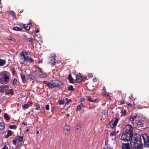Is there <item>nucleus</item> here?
<instances>
[{"mask_svg":"<svg viewBox=\"0 0 149 149\" xmlns=\"http://www.w3.org/2000/svg\"><path fill=\"white\" fill-rule=\"evenodd\" d=\"M130 141L131 146L133 148H141L142 145L141 136L136 133L132 134V137Z\"/></svg>","mask_w":149,"mask_h":149,"instance_id":"f257e3e1","label":"nucleus"},{"mask_svg":"<svg viewBox=\"0 0 149 149\" xmlns=\"http://www.w3.org/2000/svg\"><path fill=\"white\" fill-rule=\"evenodd\" d=\"M27 54L26 52H22L20 53V55L21 56V59L23 60V62H26L27 63H30L33 62V59L32 58H29L27 56H26Z\"/></svg>","mask_w":149,"mask_h":149,"instance_id":"f03ea898","label":"nucleus"},{"mask_svg":"<svg viewBox=\"0 0 149 149\" xmlns=\"http://www.w3.org/2000/svg\"><path fill=\"white\" fill-rule=\"evenodd\" d=\"M132 134H130L123 131L121 136V139L125 141H130L132 137Z\"/></svg>","mask_w":149,"mask_h":149,"instance_id":"7ed1b4c3","label":"nucleus"},{"mask_svg":"<svg viewBox=\"0 0 149 149\" xmlns=\"http://www.w3.org/2000/svg\"><path fill=\"white\" fill-rule=\"evenodd\" d=\"M9 78L6 73L0 74V83L7 84L9 81Z\"/></svg>","mask_w":149,"mask_h":149,"instance_id":"20e7f679","label":"nucleus"},{"mask_svg":"<svg viewBox=\"0 0 149 149\" xmlns=\"http://www.w3.org/2000/svg\"><path fill=\"white\" fill-rule=\"evenodd\" d=\"M62 84V82L58 80H53L50 82L49 88H54L60 86Z\"/></svg>","mask_w":149,"mask_h":149,"instance_id":"39448f33","label":"nucleus"},{"mask_svg":"<svg viewBox=\"0 0 149 149\" xmlns=\"http://www.w3.org/2000/svg\"><path fill=\"white\" fill-rule=\"evenodd\" d=\"M144 141V146L146 147H149V136L145 134L142 136Z\"/></svg>","mask_w":149,"mask_h":149,"instance_id":"423d86ee","label":"nucleus"},{"mask_svg":"<svg viewBox=\"0 0 149 149\" xmlns=\"http://www.w3.org/2000/svg\"><path fill=\"white\" fill-rule=\"evenodd\" d=\"M133 129V127L131 125H127L125 126L124 132L132 134Z\"/></svg>","mask_w":149,"mask_h":149,"instance_id":"0eeeda50","label":"nucleus"},{"mask_svg":"<svg viewBox=\"0 0 149 149\" xmlns=\"http://www.w3.org/2000/svg\"><path fill=\"white\" fill-rule=\"evenodd\" d=\"M56 56L54 54H52V57L53 58V59H52L51 58H49V63L51 64L52 65H54L55 63V57Z\"/></svg>","mask_w":149,"mask_h":149,"instance_id":"6e6552de","label":"nucleus"},{"mask_svg":"<svg viewBox=\"0 0 149 149\" xmlns=\"http://www.w3.org/2000/svg\"><path fill=\"white\" fill-rule=\"evenodd\" d=\"M118 118H116L114 121H111L110 123V125L111 128H113L116 125L118 122Z\"/></svg>","mask_w":149,"mask_h":149,"instance_id":"1a4fd4ad","label":"nucleus"},{"mask_svg":"<svg viewBox=\"0 0 149 149\" xmlns=\"http://www.w3.org/2000/svg\"><path fill=\"white\" fill-rule=\"evenodd\" d=\"M64 132L66 134H68L70 133V127L67 125H65L64 127Z\"/></svg>","mask_w":149,"mask_h":149,"instance_id":"9d476101","label":"nucleus"},{"mask_svg":"<svg viewBox=\"0 0 149 149\" xmlns=\"http://www.w3.org/2000/svg\"><path fill=\"white\" fill-rule=\"evenodd\" d=\"M122 149H130L129 143H123L122 145Z\"/></svg>","mask_w":149,"mask_h":149,"instance_id":"9b49d317","label":"nucleus"},{"mask_svg":"<svg viewBox=\"0 0 149 149\" xmlns=\"http://www.w3.org/2000/svg\"><path fill=\"white\" fill-rule=\"evenodd\" d=\"M135 125L137 127H142L143 125L142 122L141 121L139 120L136 121L135 123Z\"/></svg>","mask_w":149,"mask_h":149,"instance_id":"f8f14e48","label":"nucleus"},{"mask_svg":"<svg viewBox=\"0 0 149 149\" xmlns=\"http://www.w3.org/2000/svg\"><path fill=\"white\" fill-rule=\"evenodd\" d=\"M82 80V78L81 76L77 75L76 76V79L75 80L76 82H81Z\"/></svg>","mask_w":149,"mask_h":149,"instance_id":"ddd939ff","label":"nucleus"},{"mask_svg":"<svg viewBox=\"0 0 149 149\" xmlns=\"http://www.w3.org/2000/svg\"><path fill=\"white\" fill-rule=\"evenodd\" d=\"M31 24L30 23L24 24V28L26 30H29L31 28Z\"/></svg>","mask_w":149,"mask_h":149,"instance_id":"4468645a","label":"nucleus"},{"mask_svg":"<svg viewBox=\"0 0 149 149\" xmlns=\"http://www.w3.org/2000/svg\"><path fill=\"white\" fill-rule=\"evenodd\" d=\"M20 76L22 82L25 83L26 82V79L24 74L23 73H21L20 74Z\"/></svg>","mask_w":149,"mask_h":149,"instance_id":"2eb2a0df","label":"nucleus"},{"mask_svg":"<svg viewBox=\"0 0 149 149\" xmlns=\"http://www.w3.org/2000/svg\"><path fill=\"white\" fill-rule=\"evenodd\" d=\"M31 104V102H29L27 103L26 104L22 105V107L23 108L27 109L29 106H30Z\"/></svg>","mask_w":149,"mask_h":149,"instance_id":"dca6fc26","label":"nucleus"},{"mask_svg":"<svg viewBox=\"0 0 149 149\" xmlns=\"http://www.w3.org/2000/svg\"><path fill=\"white\" fill-rule=\"evenodd\" d=\"M5 128V125L3 123H0V131L3 130Z\"/></svg>","mask_w":149,"mask_h":149,"instance_id":"f3484780","label":"nucleus"},{"mask_svg":"<svg viewBox=\"0 0 149 149\" xmlns=\"http://www.w3.org/2000/svg\"><path fill=\"white\" fill-rule=\"evenodd\" d=\"M6 63L5 60L0 59V65L1 66H3Z\"/></svg>","mask_w":149,"mask_h":149,"instance_id":"a211bd4d","label":"nucleus"},{"mask_svg":"<svg viewBox=\"0 0 149 149\" xmlns=\"http://www.w3.org/2000/svg\"><path fill=\"white\" fill-rule=\"evenodd\" d=\"M12 132L9 130L8 131L7 134L6 136V138H7L10 136L12 134Z\"/></svg>","mask_w":149,"mask_h":149,"instance_id":"6ab92c4d","label":"nucleus"},{"mask_svg":"<svg viewBox=\"0 0 149 149\" xmlns=\"http://www.w3.org/2000/svg\"><path fill=\"white\" fill-rule=\"evenodd\" d=\"M68 78L69 79V80L70 81V82L72 83L73 81V79L71 75L70 74L68 76Z\"/></svg>","mask_w":149,"mask_h":149,"instance_id":"aec40b11","label":"nucleus"},{"mask_svg":"<svg viewBox=\"0 0 149 149\" xmlns=\"http://www.w3.org/2000/svg\"><path fill=\"white\" fill-rule=\"evenodd\" d=\"M13 91L12 89H10L8 91H7L6 92L8 94H10L11 95H12L13 93Z\"/></svg>","mask_w":149,"mask_h":149,"instance_id":"412c9836","label":"nucleus"},{"mask_svg":"<svg viewBox=\"0 0 149 149\" xmlns=\"http://www.w3.org/2000/svg\"><path fill=\"white\" fill-rule=\"evenodd\" d=\"M13 30L15 31H21V29L18 27L15 26L13 28Z\"/></svg>","mask_w":149,"mask_h":149,"instance_id":"4be33fe9","label":"nucleus"},{"mask_svg":"<svg viewBox=\"0 0 149 149\" xmlns=\"http://www.w3.org/2000/svg\"><path fill=\"white\" fill-rule=\"evenodd\" d=\"M119 132V131H117V132L116 131L115 132H111L110 134V135L111 136L115 135L117 133H118Z\"/></svg>","mask_w":149,"mask_h":149,"instance_id":"5701e85b","label":"nucleus"},{"mask_svg":"<svg viewBox=\"0 0 149 149\" xmlns=\"http://www.w3.org/2000/svg\"><path fill=\"white\" fill-rule=\"evenodd\" d=\"M87 100H88L91 101L92 102H95L96 101V100H92L91 98L89 97H87Z\"/></svg>","mask_w":149,"mask_h":149,"instance_id":"b1692460","label":"nucleus"},{"mask_svg":"<svg viewBox=\"0 0 149 149\" xmlns=\"http://www.w3.org/2000/svg\"><path fill=\"white\" fill-rule=\"evenodd\" d=\"M136 116H133L131 117L129 119V120L131 121H133L134 120V119L136 118Z\"/></svg>","mask_w":149,"mask_h":149,"instance_id":"393cba45","label":"nucleus"},{"mask_svg":"<svg viewBox=\"0 0 149 149\" xmlns=\"http://www.w3.org/2000/svg\"><path fill=\"white\" fill-rule=\"evenodd\" d=\"M4 117L7 120H8L10 119L9 118L8 116V115L6 113L4 114Z\"/></svg>","mask_w":149,"mask_h":149,"instance_id":"a878e982","label":"nucleus"},{"mask_svg":"<svg viewBox=\"0 0 149 149\" xmlns=\"http://www.w3.org/2000/svg\"><path fill=\"white\" fill-rule=\"evenodd\" d=\"M16 127L15 125H10L9 126V128L11 129H15Z\"/></svg>","mask_w":149,"mask_h":149,"instance_id":"bb28decb","label":"nucleus"},{"mask_svg":"<svg viewBox=\"0 0 149 149\" xmlns=\"http://www.w3.org/2000/svg\"><path fill=\"white\" fill-rule=\"evenodd\" d=\"M8 38L9 40L12 41H15V39L9 36Z\"/></svg>","mask_w":149,"mask_h":149,"instance_id":"cd10ccee","label":"nucleus"},{"mask_svg":"<svg viewBox=\"0 0 149 149\" xmlns=\"http://www.w3.org/2000/svg\"><path fill=\"white\" fill-rule=\"evenodd\" d=\"M68 89L70 91H74V89L73 88V87L72 86L70 85L69 86L68 88Z\"/></svg>","mask_w":149,"mask_h":149,"instance_id":"c85d7f7f","label":"nucleus"},{"mask_svg":"<svg viewBox=\"0 0 149 149\" xmlns=\"http://www.w3.org/2000/svg\"><path fill=\"white\" fill-rule=\"evenodd\" d=\"M103 88H104V92L103 93V95L106 96H108L109 95L107 94V92L105 91L106 89H105V87H104Z\"/></svg>","mask_w":149,"mask_h":149,"instance_id":"c756f323","label":"nucleus"},{"mask_svg":"<svg viewBox=\"0 0 149 149\" xmlns=\"http://www.w3.org/2000/svg\"><path fill=\"white\" fill-rule=\"evenodd\" d=\"M121 112L123 115H125L126 113V111L125 110L123 109L121 110Z\"/></svg>","mask_w":149,"mask_h":149,"instance_id":"7c9ffc66","label":"nucleus"},{"mask_svg":"<svg viewBox=\"0 0 149 149\" xmlns=\"http://www.w3.org/2000/svg\"><path fill=\"white\" fill-rule=\"evenodd\" d=\"M44 83L45 84H46V85H47L49 87V86H50V82L49 83V82L48 81H44Z\"/></svg>","mask_w":149,"mask_h":149,"instance_id":"2f4dec72","label":"nucleus"},{"mask_svg":"<svg viewBox=\"0 0 149 149\" xmlns=\"http://www.w3.org/2000/svg\"><path fill=\"white\" fill-rule=\"evenodd\" d=\"M64 103V100H61L59 101V104H63Z\"/></svg>","mask_w":149,"mask_h":149,"instance_id":"473e14b6","label":"nucleus"},{"mask_svg":"<svg viewBox=\"0 0 149 149\" xmlns=\"http://www.w3.org/2000/svg\"><path fill=\"white\" fill-rule=\"evenodd\" d=\"M17 80L16 79H15L13 80V85H14L16 84H17Z\"/></svg>","mask_w":149,"mask_h":149,"instance_id":"72a5a7b5","label":"nucleus"},{"mask_svg":"<svg viewBox=\"0 0 149 149\" xmlns=\"http://www.w3.org/2000/svg\"><path fill=\"white\" fill-rule=\"evenodd\" d=\"M81 109V107L80 105H78L77 107V111H80Z\"/></svg>","mask_w":149,"mask_h":149,"instance_id":"f704fd0d","label":"nucleus"},{"mask_svg":"<svg viewBox=\"0 0 149 149\" xmlns=\"http://www.w3.org/2000/svg\"><path fill=\"white\" fill-rule=\"evenodd\" d=\"M23 139V137L22 136H20L18 139V140L19 141H21Z\"/></svg>","mask_w":149,"mask_h":149,"instance_id":"c9c22d12","label":"nucleus"},{"mask_svg":"<svg viewBox=\"0 0 149 149\" xmlns=\"http://www.w3.org/2000/svg\"><path fill=\"white\" fill-rule=\"evenodd\" d=\"M10 14L13 16H15V13L13 11H11L10 12Z\"/></svg>","mask_w":149,"mask_h":149,"instance_id":"e433bc0d","label":"nucleus"},{"mask_svg":"<svg viewBox=\"0 0 149 149\" xmlns=\"http://www.w3.org/2000/svg\"><path fill=\"white\" fill-rule=\"evenodd\" d=\"M17 139H14L13 140V143L15 145L17 141Z\"/></svg>","mask_w":149,"mask_h":149,"instance_id":"4c0bfd02","label":"nucleus"},{"mask_svg":"<svg viewBox=\"0 0 149 149\" xmlns=\"http://www.w3.org/2000/svg\"><path fill=\"white\" fill-rule=\"evenodd\" d=\"M49 105L47 104L46 105V109L47 110H49Z\"/></svg>","mask_w":149,"mask_h":149,"instance_id":"58836bf2","label":"nucleus"},{"mask_svg":"<svg viewBox=\"0 0 149 149\" xmlns=\"http://www.w3.org/2000/svg\"><path fill=\"white\" fill-rule=\"evenodd\" d=\"M37 68H38V70H39V71L40 72H42V70L41 68H40L39 67Z\"/></svg>","mask_w":149,"mask_h":149,"instance_id":"ea45409f","label":"nucleus"},{"mask_svg":"<svg viewBox=\"0 0 149 149\" xmlns=\"http://www.w3.org/2000/svg\"><path fill=\"white\" fill-rule=\"evenodd\" d=\"M46 77V76L45 75H44L43 74H42L40 75V77L41 78H45Z\"/></svg>","mask_w":149,"mask_h":149,"instance_id":"a19ab883","label":"nucleus"},{"mask_svg":"<svg viewBox=\"0 0 149 149\" xmlns=\"http://www.w3.org/2000/svg\"><path fill=\"white\" fill-rule=\"evenodd\" d=\"M26 39L28 40H30L31 42H32V41L31 40V38H26Z\"/></svg>","mask_w":149,"mask_h":149,"instance_id":"79ce46f5","label":"nucleus"},{"mask_svg":"<svg viewBox=\"0 0 149 149\" xmlns=\"http://www.w3.org/2000/svg\"><path fill=\"white\" fill-rule=\"evenodd\" d=\"M78 127L80 128L81 127V124L80 123H79L78 124Z\"/></svg>","mask_w":149,"mask_h":149,"instance_id":"37998d69","label":"nucleus"},{"mask_svg":"<svg viewBox=\"0 0 149 149\" xmlns=\"http://www.w3.org/2000/svg\"><path fill=\"white\" fill-rule=\"evenodd\" d=\"M1 149H8V148L6 146H5L4 147L2 148Z\"/></svg>","mask_w":149,"mask_h":149,"instance_id":"c03bdc74","label":"nucleus"},{"mask_svg":"<svg viewBox=\"0 0 149 149\" xmlns=\"http://www.w3.org/2000/svg\"><path fill=\"white\" fill-rule=\"evenodd\" d=\"M40 106H38L36 108V109L38 110L39 109H40Z\"/></svg>","mask_w":149,"mask_h":149,"instance_id":"a18cd8bd","label":"nucleus"},{"mask_svg":"<svg viewBox=\"0 0 149 149\" xmlns=\"http://www.w3.org/2000/svg\"><path fill=\"white\" fill-rule=\"evenodd\" d=\"M57 70L56 69H54L53 70V72L54 73V72H55Z\"/></svg>","mask_w":149,"mask_h":149,"instance_id":"49530a36","label":"nucleus"},{"mask_svg":"<svg viewBox=\"0 0 149 149\" xmlns=\"http://www.w3.org/2000/svg\"><path fill=\"white\" fill-rule=\"evenodd\" d=\"M125 103V101L123 100L122 101H121V103L122 104H123Z\"/></svg>","mask_w":149,"mask_h":149,"instance_id":"de8ad7c7","label":"nucleus"},{"mask_svg":"<svg viewBox=\"0 0 149 149\" xmlns=\"http://www.w3.org/2000/svg\"><path fill=\"white\" fill-rule=\"evenodd\" d=\"M22 124H24L25 125H27V123L24 122H22Z\"/></svg>","mask_w":149,"mask_h":149,"instance_id":"09e8293b","label":"nucleus"},{"mask_svg":"<svg viewBox=\"0 0 149 149\" xmlns=\"http://www.w3.org/2000/svg\"><path fill=\"white\" fill-rule=\"evenodd\" d=\"M39 131L38 130H37L36 132V133L37 134H39Z\"/></svg>","mask_w":149,"mask_h":149,"instance_id":"8fccbe9b","label":"nucleus"},{"mask_svg":"<svg viewBox=\"0 0 149 149\" xmlns=\"http://www.w3.org/2000/svg\"><path fill=\"white\" fill-rule=\"evenodd\" d=\"M39 31V29H38L37 30V31H36V33H38Z\"/></svg>","mask_w":149,"mask_h":149,"instance_id":"3c124183","label":"nucleus"},{"mask_svg":"<svg viewBox=\"0 0 149 149\" xmlns=\"http://www.w3.org/2000/svg\"><path fill=\"white\" fill-rule=\"evenodd\" d=\"M67 116L68 117L70 116V114L69 113L67 114Z\"/></svg>","mask_w":149,"mask_h":149,"instance_id":"603ef678","label":"nucleus"},{"mask_svg":"<svg viewBox=\"0 0 149 149\" xmlns=\"http://www.w3.org/2000/svg\"><path fill=\"white\" fill-rule=\"evenodd\" d=\"M71 101V100L70 99V100H68V102H70Z\"/></svg>","mask_w":149,"mask_h":149,"instance_id":"864d4df0","label":"nucleus"},{"mask_svg":"<svg viewBox=\"0 0 149 149\" xmlns=\"http://www.w3.org/2000/svg\"><path fill=\"white\" fill-rule=\"evenodd\" d=\"M50 58H52V59H53V57H52V54H51V57Z\"/></svg>","mask_w":149,"mask_h":149,"instance_id":"5fc2aeb1","label":"nucleus"},{"mask_svg":"<svg viewBox=\"0 0 149 149\" xmlns=\"http://www.w3.org/2000/svg\"><path fill=\"white\" fill-rule=\"evenodd\" d=\"M5 86V87H6V88H8V86H7V85H6Z\"/></svg>","mask_w":149,"mask_h":149,"instance_id":"6e6d98bb","label":"nucleus"},{"mask_svg":"<svg viewBox=\"0 0 149 149\" xmlns=\"http://www.w3.org/2000/svg\"><path fill=\"white\" fill-rule=\"evenodd\" d=\"M29 131V129H27L26 130V131L27 132H28Z\"/></svg>","mask_w":149,"mask_h":149,"instance_id":"4d7b16f0","label":"nucleus"},{"mask_svg":"<svg viewBox=\"0 0 149 149\" xmlns=\"http://www.w3.org/2000/svg\"><path fill=\"white\" fill-rule=\"evenodd\" d=\"M80 128H78V127H77V130H79V129Z\"/></svg>","mask_w":149,"mask_h":149,"instance_id":"13d9d810","label":"nucleus"},{"mask_svg":"<svg viewBox=\"0 0 149 149\" xmlns=\"http://www.w3.org/2000/svg\"><path fill=\"white\" fill-rule=\"evenodd\" d=\"M42 63V61H40L39 62V63Z\"/></svg>","mask_w":149,"mask_h":149,"instance_id":"bf43d9fd","label":"nucleus"},{"mask_svg":"<svg viewBox=\"0 0 149 149\" xmlns=\"http://www.w3.org/2000/svg\"><path fill=\"white\" fill-rule=\"evenodd\" d=\"M66 100H68V98H66Z\"/></svg>","mask_w":149,"mask_h":149,"instance_id":"052dcab7","label":"nucleus"},{"mask_svg":"<svg viewBox=\"0 0 149 149\" xmlns=\"http://www.w3.org/2000/svg\"><path fill=\"white\" fill-rule=\"evenodd\" d=\"M75 72H76V71H74V72L75 73Z\"/></svg>","mask_w":149,"mask_h":149,"instance_id":"680f3d73","label":"nucleus"},{"mask_svg":"<svg viewBox=\"0 0 149 149\" xmlns=\"http://www.w3.org/2000/svg\"><path fill=\"white\" fill-rule=\"evenodd\" d=\"M103 149H108V148H104Z\"/></svg>","mask_w":149,"mask_h":149,"instance_id":"e2e57ef3","label":"nucleus"},{"mask_svg":"<svg viewBox=\"0 0 149 149\" xmlns=\"http://www.w3.org/2000/svg\"><path fill=\"white\" fill-rule=\"evenodd\" d=\"M130 104H128V105H130Z\"/></svg>","mask_w":149,"mask_h":149,"instance_id":"0e129e2a","label":"nucleus"},{"mask_svg":"<svg viewBox=\"0 0 149 149\" xmlns=\"http://www.w3.org/2000/svg\"><path fill=\"white\" fill-rule=\"evenodd\" d=\"M21 13H22V11H21L20 12Z\"/></svg>","mask_w":149,"mask_h":149,"instance_id":"69168bd1","label":"nucleus"}]
</instances>
